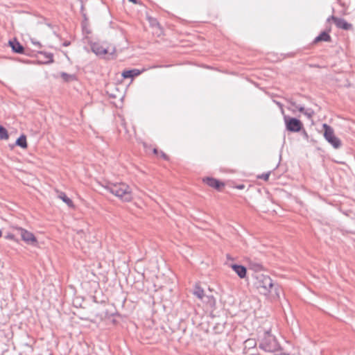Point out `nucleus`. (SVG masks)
Masks as SVG:
<instances>
[{"label": "nucleus", "mask_w": 355, "mask_h": 355, "mask_svg": "<svg viewBox=\"0 0 355 355\" xmlns=\"http://www.w3.org/2000/svg\"><path fill=\"white\" fill-rule=\"evenodd\" d=\"M9 44L13 52L20 54L24 53V46L16 39L14 40H10Z\"/></svg>", "instance_id": "9d476101"}, {"label": "nucleus", "mask_w": 355, "mask_h": 355, "mask_svg": "<svg viewBox=\"0 0 355 355\" xmlns=\"http://www.w3.org/2000/svg\"><path fill=\"white\" fill-rule=\"evenodd\" d=\"M9 137L7 130L0 125V140H6Z\"/></svg>", "instance_id": "a211bd4d"}, {"label": "nucleus", "mask_w": 355, "mask_h": 355, "mask_svg": "<svg viewBox=\"0 0 355 355\" xmlns=\"http://www.w3.org/2000/svg\"><path fill=\"white\" fill-rule=\"evenodd\" d=\"M255 279L254 285L261 294L267 295L274 288L275 293L278 295V286L273 284L272 279L268 275L257 274L255 276Z\"/></svg>", "instance_id": "7ed1b4c3"}, {"label": "nucleus", "mask_w": 355, "mask_h": 355, "mask_svg": "<svg viewBox=\"0 0 355 355\" xmlns=\"http://www.w3.org/2000/svg\"><path fill=\"white\" fill-rule=\"evenodd\" d=\"M59 197L69 207H73V201L69 197H67V196L64 193H63V192L60 193V194L59 195Z\"/></svg>", "instance_id": "f3484780"}, {"label": "nucleus", "mask_w": 355, "mask_h": 355, "mask_svg": "<svg viewBox=\"0 0 355 355\" xmlns=\"http://www.w3.org/2000/svg\"><path fill=\"white\" fill-rule=\"evenodd\" d=\"M304 115H306L309 119H311L313 114V111L310 109L305 110L304 108V112H302Z\"/></svg>", "instance_id": "4be33fe9"}, {"label": "nucleus", "mask_w": 355, "mask_h": 355, "mask_svg": "<svg viewBox=\"0 0 355 355\" xmlns=\"http://www.w3.org/2000/svg\"><path fill=\"white\" fill-rule=\"evenodd\" d=\"M203 182L210 187L220 190L221 187L225 186V184L218 180L213 178L207 177L203 179Z\"/></svg>", "instance_id": "0eeeda50"}, {"label": "nucleus", "mask_w": 355, "mask_h": 355, "mask_svg": "<svg viewBox=\"0 0 355 355\" xmlns=\"http://www.w3.org/2000/svg\"><path fill=\"white\" fill-rule=\"evenodd\" d=\"M349 152H350V150H349V149H347V150H346V154H347V155L349 154Z\"/></svg>", "instance_id": "c9c22d12"}, {"label": "nucleus", "mask_w": 355, "mask_h": 355, "mask_svg": "<svg viewBox=\"0 0 355 355\" xmlns=\"http://www.w3.org/2000/svg\"><path fill=\"white\" fill-rule=\"evenodd\" d=\"M141 73V71L137 69H133L130 70H126L123 71L122 76L124 78H132L134 77H136L139 75H140Z\"/></svg>", "instance_id": "4468645a"}, {"label": "nucleus", "mask_w": 355, "mask_h": 355, "mask_svg": "<svg viewBox=\"0 0 355 355\" xmlns=\"http://www.w3.org/2000/svg\"><path fill=\"white\" fill-rule=\"evenodd\" d=\"M60 76L63 78V80L66 82H69L75 79V76L73 74H69L65 72H62L60 73Z\"/></svg>", "instance_id": "aec40b11"}, {"label": "nucleus", "mask_w": 355, "mask_h": 355, "mask_svg": "<svg viewBox=\"0 0 355 355\" xmlns=\"http://www.w3.org/2000/svg\"><path fill=\"white\" fill-rule=\"evenodd\" d=\"M284 119L286 124V128L290 132H298L303 127V124L300 120L296 118L284 116Z\"/></svg>", "instance_id": "20e7f679"}, {"label": "nucleus", "mask_w": 355, "mask_h": 355, "mask_svg": "<svg viewBox=\"0 0 355 355\" xmlns=\"http://www.w3.org/2000/svg\"><path fill=\"white\" fill-rule=\"evenodd\" d=\"M13 237H14V235H12V234H9L7 236V238H9V239H13Z\"/></svg>", "instance_id": "473e14b6"}, {"label": "nucleus", "mask_w": 355, "mask_h": 355, "mask_svg": "<svg viewBox=\"0 0 355 355\" xmlns=\"http://www.w3.org/2000/svg\"><path fill=\"white\" fill-rule=\"evenodd\" d=\"M160 155L164 159H168V156L164 152L161 151Z\"/></svg>", "instance_id": "c85d7f7f"}, {"label": "nucleus", "mask_w": 355, "mask_h": 355, "mask_svg": "<svg viewBox=\"0 0 355 355\" xmlns=\"http://www.w3.org/2000/svg\"><path fill=\"white\" fill-rule=\"evenodd\" d=\"M17 234L20 235L21 239L28 245H36L37 241L35 236L31 232L22 228L16 229Z\"/></svg>", "instance_id": "39448f33"}, {"label": "nucleus", "mask_w": 355, "mask_h": 355, "mask_svg": "<svg viewBox=\"0 0 355 355\" xmlns=\"http://www.w3.org/2000/svg\"><path fill=\"white\" fill-rule=\"evenodd\" d=\"M69 44H70V42H64V44H63V45H64V46H69Z\"/></svg>", "instance_id": "2f4dec72"}, {"label": "nucleus", "mask_w": 355, "mask_h": 355, "mask_svg": "<svg viewBox=\"0 0 355 355\" xmlns=\"http://www.w3.org/2000/svg\"><path fill=\"white\" fill-rule=\"evenodd\" d=\"M103 187L105 190L125 202H130L132 199V190L125 183L107 182Z\"/></svg>", "instance_id": "f257e3e1"}, {"label": "nucleus", "mask_w": 355, "mask_h": 355, "mask_svg": "<svg viewBox=\"0 0 355 355\" xmlns=\"http://www.w3.org/2000/svg\"><path fill=\"white\" fill-rule=\"evenodd\" d=\"M334 202H339V203L340 204V207H339V209H340V210H341V209H342V206L343 205V204H344V203H343V202H341L340 200H338V199H335V198H334Z\"/></svg>", "instance_id": "bb28decb"}, {"label": "nucleus", "mask_w": 355, "mask_h": 355, "mask_svg": "<svg viewBox=\"0 0 355 355\" xmlns=\"http://www.w3.org/2000/svg\"><path fill=\"white\" fill-rule=\"evenodd\" d=\"M245 343L248 344L249 345H255V344H256L255 342L252 340H248L245 341Z\"/></svg>", "instance_id": "cd10ccee"}, {"label": "nucleus", "mask_w": 355, "mask_h": 355, "mask_svg": "<svg viewBox=\"0 0 355 355\" xmlns=\"http://www.w3.org/2000/svg\"><path fill=\"white\" fill-rule=\"evenodd\" d=\"M243 187H244V186H243V185L238 186V188H239V189H243Z\"/></svg>", "instance_id": "f704fd0d"}, {"label": "nucleus", "mask_w": 355, "mask_h": 355, "mask_svg": "<svg viewBox=\"0 0 355 355\" xmlns=\"http://www.w3.org/2000/svg\"><path fill=\"white\" fill-rule=\"evenodd\" d=\"M193 294L199 299L202 300L204 297V291L200 286H196Z\"/></svg>", "instance_id": "6ab92c4d"}, {"label": "nucleus", "mask_w": 355, "mask_h": 355, "mask_svg": "<svg viewBox=\"0 0 355 355\" xmlns=\"http://www.w3.org/2000/svg\"><path fill=\"white\" fill-rule=\"evenodd\" d=\"M342 146L341 141L334 136V149L338 148Z\"/></svg>", "instance_id": "5701e85b"}, {"label": "nucleus", "mask_w": 355, "mask_h": 355, "mask_svg": "<svg viewBox=\"0 0 355 355\" xmlns=\"http://www.w3.org/2000/svg\"><path fill=\"white\" fill-rule=\"evenodd\" d=\"M334 162H336V163H339V164H341L342 165H343L344 166V168L343 169L345 172L346 171V170H348L349 169V167L348 166L345 164V162L342 161L341 159H334Z\"/></svg>", "instance_id": "b1692460"}, {"label": "nucleus", "mask_w": 355, "mask_h": 355, "mask_svg": "<svg viewBox=\"0 0 355 355\" xmlns=\"http://www.w3.org/2000/svg\"><path fill=\"white\" fill-rule=\"evenodd\" d=\"M2 236V232L0 230V237Z\"/></svg>", "instance_id": "4c0bfd02"}, {"label": "nucleus", "mask_w": 355, "mask_h": 355, "mask_svg": "<svg viewBox=\"0 0 355 355\" xmlns=\"http://www.w3.org/2000/svg\"><path fill=\"white\" fill-rule=\"evenodd\" d=\"M259 347L266 352L272 353L280 349V345L271 334L270 329L264 331L259 336Z\"/></svg>", "instance_id": "f03ea898"}, {"label": "nucleus", "mask_w": 355, "mask_h": 355, "mask_svg": "<svg viewBox=\"0 0 355 355\" xmlns=\"http://www.w3.org/2000/svg\"><path fill=\"white\" fill-rule=\"evenodd\" d=\"M331 41V36L327 31L322 32L318 35L313 41V44H316L320 42H329Z\"/></svg>", "instance_id": "ddd939ff"}, {"label": "nucleus", "mask_w": 355, "mask_h": 355, "mask_svg": "<svg viewBox=\"0 0 355 355\" xmlns=\"http://www.w3.org/2000/svg\"><path fill=\"white\" fill-rule=\"evenodd\" d=\"M324 137L327 141L333 145V129L327 124H323Z\"/></svg>", "instance_id": "9b49d317"}, {"label": "nucleus", "mask_w": 355, "mask_h": 355, "mask_svg": "<svg viewBox=\"0 0 355 355\" xmlns=\"http://www.w3.org/2000/svg\"><path fill=\"white\" fill-rule=\"evenodd\" d=\"M230 267L240 278L243 279L246 277L247 269L245 266L234 263L231 264Z\"/></svg>", "instance_id": "1a4fd4ad"}, {"label": "nucleus", "mask_w": 355, "mask_h": 355, "mask_svg": "<svg viewBox=\"0 0 355 355\" xmlns=\"http://www.w3.org/2000/svg\"><path fill=\"white\" fill-rule=\"evenodd\" d=\"M340 178L343 179V183H344L345 178L343 177H342L341 175L340 176Z\"/></svg>", "instance_id": "e433bc0d"}, {"label": "nucleus", "mask_w": 355, "mask_h": 355, "mask_svg": "<svg viewBox=\"0 0 355 355\" xmlns=\"http://www.w3.org/2000/svg\"><path fill=\"white\" fill-rule=\"evenodd\" d=\"M334 24L339 28L349 31L352 30L353 26L352 24L348 23L345 19L341 18H337L334 17Z\"/></svg>", "instance_id": "6e6552de"}, {"label": "nucleus", "mask_w": 355, "mask_h": 355, "mask_svg": "<svg viewBox=\"0 0 355 355\" xmlns=\"http://www.w3.org/2000/svg\"><path fill=\"white\" fill-rule=\"evenodd\" d=\"M31 43H32L33 45H35V46H38L39 48H41V47H42V44H40V42H38V41H36V40H35V39H34V38H31Z\"/></svg>", "instance_id": "393cba45"}, {"label": "nucleus", "mask_w": 355, "mask_h": 355, "mask_svg": "<svg viewBox=\"0 0 355 355\" xmlns=\"http://www.w3.org/2000/svg\"><path fill=\"white\" fill-rule=\"evenodd\" d=\"M248 266L250 270H252L255 272L261 271L263 268L262 264L260 262L252 259L249 260Z\"/></svg>", "instance_id": "2eb2a0df"}, {"label": "nucleus", "mask_w": 355, "mask_h": 355, "mask_svg": "<svg viewBox=\"0 0 355 355\" xmlns=\"http://www.w3.org/2000/svg\"><path fill=\"white\" fill-rule=\"evenodd\" d=\"M16 145L22 148H27L26 137L24 135H21L16 141Z\"/></svg>", "instance_id": "dca6fc26"}, {"label": "nucleus", "mask_w": 355, "mask_h": 355, "mask_svg": "<svg viewBox=\"0 0 355 355\" xmlns=\"http://www.w3.org/2000/svg\"><path fill=\"white\" fill-rule=\"evenodd\" d=\"M153 153H154L155 154H158V150H157V148H154V150H153Z\"/></svg>", "instance_id": "72a5a7b5"}, {"label": "nucleus", "mask_w": 355, "mask_h": 355, "mask_svg": "<svg viewBox=\"0 0 355 355\" xmlns=\"http://www.w3.org/2000/svg\"><path fill=\"white\" fill-rule=\"evenodd\" d=\"M128 1H130V2H132V3H135V4L138 3L137 0H128Z\"/></svg>", "instance_id": "c756f323"}, {"label": "nucleus", "mask_w": 355, "mask_h": 355, "mask_svg": "<svg viewBox=\"0 0 355 355\" xmlns=\"http://www.w3.org/2000/svg\"><path fill=\"white\" fill-rule=\"evenodd\" d=\"M39 54L44 55V60L39 61L40 63L44 64H51L54 62L53 60V54L51 53L44 52V51H39Z\"/></svg>", "instance_id": "f8f14e48"}, {"label": "nucleus", "mask_w": 355, "mask_h": 355, "mask_svg": "<svg viewBox=\"0 0 355 355\" xmlns=\"http://www.w3.org/2000/svg\"><path fill=\"white\" fill-rule=\"evenodd\" d=\"M269 175H270V173H268L262 174L260 178L264 180H268Z\"/></svg>", "instance_id": "a878e982"}, {"label": "nucleus", "mask_w": 355, "mask_h": 355, "mask_svg": "<svg viewBox=\"0 0 355 355\" xmlns=\"http://www.w3.org/2000/svg\"><path fill=\"white\" fill-rule=\"evenodd\" d=\"M331 20H333V15H331V16H329V17L327 18V21H330Z\"/></svg>", "instance_id": "7c9ffc66"}, {"label": "nucleus", "mask_w": 355, "mask_h": 355, "mask_svg": "<svg viewBox=\"0 0 355 355\" xmlns=\"http://www.w3.org/2000/svg\"><path fill=\"white\" fill-rule=\"evenodd\" d=\"M92 51L97 56H103L108 53V47L100 42L90 44Z\"/></svg>", "instance_id": "423d86ee"}, {"label": "nucleus", "mask_w": 355, "mask_h": 355, "mask_svg": "<svg viewBox=\"0 0 355 355\" xmlns=\"http://www.w3.org/2000/svg\"><path fill=\"white\" fill-rule=\"evenodd\" d=\"M291 105L294 107L295 109L298 110L300 112H304V107L299 105L295 102L291 101L290 102Z\"/></svg>", "instance_id": "412c9836"}]
</instances>
